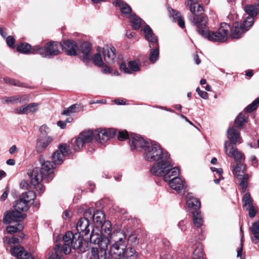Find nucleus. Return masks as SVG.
I'll list each match as a JSON object with an SVG mask.
<instances>
[{"instance_id":"f257e3e1","label":"nucleus","mask_w":259,"mask_h":259,"mask_svg":"<svg viewBox=\"0 0 259 259\" xmlns=\"http://www.w3.org/2000/svg\"><path fill=\"white\" fill-rule=\"evenodd\" d=\"M70 153L69 146L66 144H61L58 146V149L53 154L52 158L53 161H45L42 157L39 159L41 164L40 169L38 167H35L32 170L28 171L30 183L36 190L39 193L44 192L45 188L41 183L42 180L48 183L53 179L54 177V168L55 164H60L62 163L64 157L68 156Z\"/></svg>"},{"instance_id":"f03ea898","label":"nucleus","mask_w":259,"mask_h":259,"mask_svg":"<svg viewBox=\"0 0 259 259\" xmlns=\"http://www.w3.org/2000/svg\"><path fill=\"white\" fill-rule=\"evenodd\" d=\"M192 15L190 20L197 26V30L203 37L213 42H223L227 39L230 27L226 23H222L216 31H209L206 26L207 19L203 15V9L199 4L190 2L189 6Z\"/></svg>"},{"instance_id":"7ed1b4c3","label":"nucleus","mask_w":259,"mask_h":259,"mask_svg":"<svg viewBox=\"0 0 259 259\" xmlns=\"http://www.w3.org/2000/svg\"><path fill=\"white\" fill-rule=\"evenodd\" d=\"M129 140L132 150H143V156L147 161H155L162 154L163 150L158 144L155 142H147L139 135L134 133L130 135Z\"/></svg>"},{"instance_id":"20e7f679","label":"nucleus","mask_w":259,"mask_h":259,"mask_svg":"<svg viewBox=\"0 0 259 259\" xmlns=\"http://www.w3.org/2000/svg\"><path fill=\"white\" fill-rule=\"evenodd\" d=\"M157 158L154 161L156 163L153 164L150 171L156 176H161L165 182H170L171 178L177 177L180 170L177 167L172 168V164L168 153L164 150L162 151Z\"/></svg>"},{"instance_id":"39448f33","label":"nucleus","mask_w":259,"mask_h":259,"mask_svg":"<svg viewBox=\"0 0 259 259\" xmlns=\"http://www.w3.org/2000/svg\"><path fill=\"white\" fill-rule=\"evenodd\" d=\"M62 243H57L61 245L62 252L65 254H69L71 248L79 249L81 252H85L88 247V243L83 239V236L79 233L73 234L71 232H67L63 236Z\"/></svg>"},{"instance_id":"423d86ee","label":"nucleus","mask_w":259,"mask_h":259,"mask_svg":"<svg viewBox=\"0 0 259 259\" xmlns=\"http://www.w3.org/2000/svg\"><path fill=\"white\" fill-rule=\"evenodd\" d=\"M110 247L109 251L112 257L115 254H120L122 249L126 247V236L123 231L116 230L110 235Z\"/></svg>"},{"instance_id":"0eeeda50","label":"nucleus","mask_w":259,"mask_h":259,"mask_svg":"<svg viewBox=\"0 0 259 259\" xmlns=\"http://www.w3.org/2000/svg\"><path fill=\"white\" fill-rule=\"evenodd\" d=\"M142 30L145 33V38L149 41V47L153 48L150 51L149 60L151 63H154L158 60L159 55L157 37L153 33L149 25H146Z\"/></svg>"},{"instance_id":"6e6552de","label":"nucleus","mask_w":259,"mask_h":259,"mask_svg":"<svg viewBox=\"0 0 259 259\" xmlns=\"http://www.w3.org/2000/svg\"><path fill=\"white\" fill-rule=\"evenodd\" d=\"M60 45L57 42H49L44 47L39 45L34 46L33 54H39L44 58H51L60 53Z\"/></svg>"},{"instance_id":"1a4fd4ad","label":"nucleus","mask_w":259,"mask_h":259,"mask_svg":"<svg viewBox=\"0 0 259 259\" xmlns=\"http://www.w3.org/2000/svg\"><path fill=\"white\" fill-rule=\"evenodd\" d=\"M246 170V166L241 163H237L232 169L233 175L239 180V185L243 192L246 190L249 179V176L245 174Z\"/></svg>"},{"instance_id":"9d476101","label":"nucleus","mask_w":259,"mask_h":259,"mask_svg":"<svg viewBox=\"0 0 259 259\" xmlns=\"http://www.w3.org/2000/svg\"><path fill=\"white\" fill-rule=\"evenodd\" d=\"M242 5H244L243 9L246 14L248 15L244 20V25L248 23L247 27H251L254 22V17L256 16L259 10V3L254 4L244 5L242 2Z\"/></svg>"},{"instance_id":"9b49d317","label":"nucleus","mask_w":259,"mask_h":259,"mask_svg":"<svg viewBox=\"0 0 259 259\" xmlns=\"http://www.w3.org/2000/svg\"><path fill=\"white\" fill-rule=\"evenodd\" d=\"M90 239L91 243L97 244L102 251H105L104 254L106 253L108 246H110V236L106 237L98 233L94 234L92 231L90 235Z\"/></svg>"},{"instance_id":"f8f14e48","label":"nucleus","mask_w":259,"mask_h":259,"mask_svg":"<svg viewBox=\"0 0 259 259\" xmlns=\"http://www.w3.org/2000/svg\"><path fill=\"white\" fill-rule=\"evenodd\" d=\"M230 144L228 142L225 143V152L229 157L234 159L237 163H241L245 160V155L240 151L238 150L235 145L228 146Z\"/></svg>"},{"instance_id":"ddd939ff","label":"nucleus","mask_w":259,"mask_h":259,"mask_svg":"<svg viewBox=\"0 0 259 259\" xmlns=\"http://www.w3.org/2000/svg\"><path fill=\"white\" fill-rule=\"evenodd\" d=\"M114 129H97L94 131V138L100 143L103 144L112 138L116 134Z\"/></svg>"},{"instance_id":"4468645a","label":"nucleus","mask_w":259,"mask_h":259,"mask_svg":"<svg viewBox=\"0 0 259 259\" xmlns=\"http://www.w3.org/2000/svg\"><path fill=\"white\" fill-rule=\"evenodd\" d=\"M230 26L229 24H228ZM248 23L244 25V21L242 23H240L239 22H235L233 25L232 28L231 29L230 26V29L228 30L227 37H228L229 31L231 30V36L232 38L238 39L242 36L243 34L246 31H247L251 27H247ZM228 39V38H227ZM226 39L225 41H226Z\"/></svg>"},{"instance_id":"2eb2a0df","label":"nucleus","mask_w":259,"mask_h":259,"mask_svg":"<svg viewBox=\"0 0 259 259\" xmlns=\"http://www.w3.org/2000/svg\"><path fill=\"white\" fill-rule=\"evenodd\" d=\"M25 218V214L16 210L7 211L4 216L3 223L9 224L15 222H20Z\"/></svg>"},{"instance_id":"dca6fc26","label":"nucleus","mask_w":259,"mask_h":259,"mask_svg":"<svg viewBox=\"0 0 259 259\" xmlns=\"http://www.w3.org/2000/svg\"><path fill=\"white\" fill-rule=\"evenodd\" d=\"M227 138L230 141H227L230 144L228 146L236 145L242 142L240 133L238 131V127L233 126L228 128L227 130Z\"/></svg>"},{"instance_id":"f3484780","label":"nucleus","mask_w":259,"mask_h":259,"mask_svg":"<svg viewBox=\"0 0 259 259\" xmlns=\"http://www.w3.org/2000/svg\"><path fill=\"white\" fill-rule=\"evenodd\" d=\"M138 253L135 249L132 247H126L122 249L120 254H115L112 258L114 259H136Z\"/></svg>"},{"instance_id":"a211bd4d","label":"nucleus","mask_w":259,"mask_h":259,"mask_svg":"<svg viewBox=\"0 0 259 259\" xmlns=\"http://www.w3.org/2000/svg\"><path fill=\"white\" fill-rule=\"evenodd\" d=\"M90 228H92V226L90 225L89 221L85 218H80L76 224V233H79L82 236H87L90 231Z\"/></svg>"},{"instance_id":"6ab92c4d","label":"nucleus","mask_w":259,"mask_h":259,"mask_svg":"<svg viewBox=\"0 0 259 259\" xmlns=\"http://www.w3.org/2000/svg\"><path fill=\"white\" fill-rule=\"evenodd\" d=\"M60 45L68 55L75 56L77 55V51L78 48L76 43L74 41L66 40L63 41V43Z\"/></svg>"},{"instance_id":"aec40b11","label":"nucleus","mask_w":259,"mask_h":259,"mask_svg":"<svg viewBox=\"0 0 259 259\" xmlns=\"http://www.w3.org/2000/svg\"><path fill=\"white\" fill-rule=\"evenodd\" d=\"M120 68L124 73L132 74L140 70V63L137 61H131L128 63V67L124 63H122L120 65Z\"/></svg>"},{"instance_id":"412c9836","label":"nucleus","mask_w":259,"mask_h":259,"mask_svg":"<svg viewBox=\"0 0 259 259\" xmlns=\"http://www.w3.org/2000/svg\"><path fill=\"white\" fill-rule=\"evenodd\" d=\"M79 51L81 54L83 62L85 63L90 62L92 57L90 44L86 42H83L80 46Z\"/></svg>"},{"instance_id":"4be33fe9","label":"nucleus","mask_w":259,"mask_h":259,"mask_svg":"<svg viewBox=\"0 0 259 259\" xmlns=\"http://www.w3.org/2000/svg\"><path fill=\"white\" fill-rule=\"evenodd\" d=\"M53 141V138L50 136L39 137L36 140V151L39 153L44 151Z\"/></svg>"},{"instance_id":"5701e85b","label":"nucleus","mask_w":259,"mask_h":259,"mask_svg":"<svg viewBox=\"0 0 259 259\" xmlns=\"http://www.w3.org/2000/svg\"><path fill=\"white\" fill-rule=\"evenodd\" d=\"M12 255L18 259H34L29 253L26 252L24 248L16 246L11 249Z\"/></svg>"},{"instance_id":"b1692460","label":"nucleus","mask_w":259,"mask_h":259,"mask_svg":"<svg viewBox=\"0 0 259 259\" xmlns=\"http://www.w3.org/2000/svg\"><path fill=\"white\" fill-rule=\"evenodd\" d=\"M105 61L108 64L114 63L116 59V49L114 47H106L102 51Z\"/></svg>"},{"instance_id":"393cba45","label":"nucleus","mask_w":259,"mask_h":259,"mask_svg":"<svg viewBox=\"0 0 259 259\" xmlns=\"http://www.w3.org/2000/svg\"><path fill=\"white\" fill-rule=\"evenodd\" d=\"M113 4L119 8L121 13L125 17L128 18L134 13H132L131 7L121 0H115Z\"/></svg>"},{"instance_id":"a878e982","label":"nucleus","mask_w":259,"mask_h":259,"mask_svg":"<svg viewBox=\"0 0 259 259\" xmlns=\"http://www.w3.org/2000/svg\"><path fill=\"white\" fill-rule=\"evenodd\" d=\"M169 186L178 192H180L185 187V182L178 176L175 178H171V181L169 182Z\"/></svg>"},{"instance_id":"bb28decb","label":"nucleus","mask_w":259,"mask_h":259,"mask_svg":"<svg viewBox=\"0 0 259 259\" xmlns=\"http://www.w3.org/2000/svg\"><path fill=\"white\" fill-rule=\"evenodd\" d=\"M186 203L189 208L194 210H199L201 206L200 201L194 197L192 194H188L186 197Z\"/></svg>"},{"instance_id":"cd10ccee","label":"nucleus","mask_w":259,"mask_h":259,"mask_svg":"<svg viewBox=\"0 0 259 259\" xmlns=\"http://www.w3.org/2000/svg\"><path fill=\"white\" fill-rule=\"evenodd\" d=\"M170 16L172 17L173 21H177L179 26L184 28L185 27V21L179 12L176 11L172 9H169Z\"/></svg>"},{"instance_id":"c85d7f7f","label":"nucleus","mask_w":259,"mask_h":259,"mask_svg":"<svg viewBox=\"0 0 259 259\" xmlns=\"http://www.w3.org/2000/svg\"><path fill=\"white\" fill-rule=\"evenodd\" d=\"M170 16L172 17L173 21H177L179 26L184 28L185 27V21L179 12L176 11L172 9H169Z\"/></svg>"},{"instance_id":"c756f323","label":"nucleus","mask_w":259,"mask_h":259,"mask_svg":"<svg viewBox=\"0 0 259 259\" xmlns=\"http://www.w3.org/2000/svg\"><path fill=\"white\" fill-rule=\"evenodd\" d=\"M30 205L20 196L19 199L15 202L14 207L15 210L18 211H26L28 210Z\"/></svg>"},{"instance_id":"7c9ffc66","label":"nucleus","mask_w":259,"mask_h":259,"mask_svg":"<svg viewBox=\"0 0 259 259\" xmlns=\"http://www.w3.org/2000/svg\"><path fill=\"white\" fill-rule=\"evenodd\" d=\"M193 214V222L194 226L197 228L200 227L203 222V218L199 210H193L192 212Z\"/></svg>"},{"instance_id":"2f4dec72","label":"nucleus","mask_w":259,"mask_h":259,"mask_svg":"<svg viewBox=\"0 0 259 259\" xmlns=\"http://www.w3.org/2000/svg\"><path fill=\"white\" fill-rule=\"evenodd\" d=\"M92 220L96 226L99 227V225L105 221V214L103 211L97 210L94 213Z\"/></svg>"},{"instance_id":"473e14b6","label":"nucleus","mask_w":259,"mask_h":259,"mask_svg":"<svg viewBox=\"0 0 259 259\" xmlns=\"http://www.w3.org/2000/svg\"><path fill=\"white\" fill-rule=\"evenodd\" d=\"M20 196L27 203L31 205L34 202L36 195L33 191H28L23 193Z\"/></svg>"},{"instance_id":"72a5a7b5","label":"nucleus","mask_w":259,"mask_h":259,"mask_svg":"<svg viewBox=\"0 0 259 259\" xmlns=\"http://www.w3.org/2000/svg\"><path fill=\"white\" fill-rule=\"evenodd\" d=\"M54 251V253H53L48 259H64L61 244H56Z\"/></svg>"},{"instance_id":"f704fd0d","label":"nucleus","mask_w":259,"mask_h":259,"mask_svg":"<svg viewBox=\"0 0 259 259\" xmlns=\"http://www.w3.org/2000/svg\"><path fill=\"white\" fill-rule=\"evenodd\" d=\"M79 137L83 140L82 141L85 144L89 143L94 138V132L91 130L84 131L80 134Z\"/></svg>"},{"instance_id":"c9c22d12","label":"nucleus","mask_w":259,"mask_h":259,"mask_svg":"<svg viewBox=\"0 0 259 259\" xmlns=\"http://www.w3.org/2000/svg\"><path fill=\"white\" fill-rule=\"evenodd\" d=\"M128 18L130 19L133 28L135 30L139 29L142 25V20L135 14H133Z\"/></svg>"},{"instance_id":"e433bc0d","label":"nucleus","mask_w":259,"mask_h":259,"mask_svg":"<svg viewBox=\"0 0 259 259\" xmlns=\"http://www.w3.org/2000/svg\"><path fill=\"white\" fill-rule=\"evenodd\" d=\"M33 49L34 47L31 48V46L27 43H21L17 46L18 51L23 54H33Z\"/></svg>"},{"instance_id":"4c0bfd02","label":"nucleus","mask_w":259,"mask_h":259,"mask_svg":"<svg viewBox=\"0 0 259 259\" xmlns=\"http://www.w3.org/2000/svg\"><path fill=\"white\" fill-rule=\"evenodd\" d=\"M253 199L250 193H246L242 199V207L243 209H245L250 206H252L253 205Z\"/></svg>"},{"instance_id":"58836bf2","label":"nucleus","mask_w":259,"mask_h":259,"mask_svg":"<svg viewBox=\"0 0 259 259\" xmlns=\"http://www.w3.org/2000/svg\"><path fill=\"white\" fill-rule=\"evenodd\" d=\"M80 110V106L79 104H75L71 105L69 107L65 109L62 112V114L69 116L73 113H76Z\"/></svg>"},{"instance_id":"ea45409f","label":"nucleus","mask_w":259,"mask_h":259,"mask_svg":"<svg viewBox=\"0 0 259 259\" xmlns=\"http://www.w3.org/2000/svg\"><path fill=\"white\" fill-rule=\"evenodd\" d=\"M248 116L240 113L235 120V123L237 127H241L247 122Z\"/></svg>"},{"instance_id":"a19ab883","label":"nucleus","mask_w":259,"mask_h":259,"mask_svg":"<svg viewBox=\"0 0 259 259\" xmlns=\"http://www.w3.org/2000/svg\"><path fill=\"white\" fill-rule=\"evenodd\" d=\"M99 227H100L102 229V231L106 233L108 235H110L112 233V227L111 223L108 221H104Z\"/></svg>"},{"instance_id":"79ce46f5","label":"nucleus","mask_w":259,"mask_h":259,"mask_svg":"<svg viewBox=\"0 0 259 259\" xmlns=\"http://www.w3.org/2000/svg\"><path fill=\"white\" fill-rule=\"evenodd\" d=\"M23 229V226L20 224H18L17 226H9L7 227L6 230L8 233L12 234L21 231Z\"/></svg>"},{"instance_id":"37998d69","label":"nucleus","mask_w":259,"mask_h":259,"mask_svg":"<svg viewBox=\"0 0 259 259\" xmlns=\"http://www.w3.org/2000/svg\"><path fill=\"white\" fill-rule=\"evenodd\" d=\"M192 259H204V253L201 247H197L193 251Z\"/></svg>"},{"instance_id":"c03bdc74","label":"nucleus","mask_w":259,"mask_h":259,"mask_svg":"<svg viewBox=\"0 0 259 259\" xmlns=\"http://www.w3.org/2000/svg\"><path fill=\"white\" fill-rule=\"evenodd\" d=\"M81 138L79 136L76 138L74 142V149L77 151L80 150L85 144L82 141Z\"/></svg>"},{"instance_id":"a18cd8bd","label":"nucleus","mask_w":259,"mask_h":259,"mask_svg":"<svg viewBox=\"0 0 259 259\" xmlns=\"http://www.w3.org/2000/svg\"><path fill=\"white\" fill-rule=\"evenodd\" d=\"M17 96L4 97L2 99V102L4 104H16L18 103Z\"/></svg>"},{"instance_id":"49530a36","label":"nucleus","mask_w":259,"mask_h":259,"mask_svg":"<svg viewBox=\"0 0 259 259\" xmlns=\"http://www.w3.org/2000/svg\"><path fill=\"white\" fill-rule=\"evenodd\" d=\"M259 105V97L256 98L252 103L247 106L245 110L247 112H251L256 109L257 106Z\"/></svg>"},{"instance_id":"de8ad7c7","label":"nucleus","mask_w":259,"mask_h":259,"mask_svg":"<svg viewBox=\"0 0 259 259\" xmlns=\"http://www.w3.org/2000/svg\"><path fill=\"white\" fill-rule=\"evenodd\" d=\"M251 231L254 237L259 240V221L252 224Z\"/></svg>"},{"instance_id":"09e8293b","label":"nucleus","mask_w":259,"mask_h":259,"mask_svg":"<svg viewBox=\"0 0 259 259\" xmlns=\"http://www.w3.org/2000/svg\"><path fill=\"white\" fill-rule=\"evenodd\" d=\"M93 61L95 65L99 67L103 66L104 64L102 57L99 53L95 55L93 58Z\"/></svg>"},{"instance_id":"8fccbe9b","label":"nucleus","mask_w":259,"mask_h":259,"mask_svg":"<svg viewBox=\"0 0 259 259\" xmlns=\"http://www.w3.org/2000/svg\"><path fill=\"white\" fill-rule=\"evenodd\" d=\"M95 212L96 211H95L94 209L92 207H90L84 212V217L83 218H85L90 221V220H93V215Z\"/></svg>"},{"instance_id":"3c124183","label":"nucleus","mask_w":259,"mask_h":259,"mask_svg":"<svg viewBox=\"0 0 259 259\" xmlns=\"http://www.w3.org/2000/svg\"><path fill=\"white\" fill-rule=\"evenodd\" d=\"M127 242H128L131 245H135L138 244L137 236L135 234H131L127 238Z\"/></svg>"},{"instance_id":"603ef678","label":"nucleus","mask_w":259,"mask_h":259,"mask_svg":"<svg viewBox=\"0 0 259 259\" xmlns=\"http://www.w3.org/2000/svg\"><path fill=\"white\" fill-rule=\"evenodd\" d=\"M4 81L7 83L12 84L15 86L23 87V85L21 82L9 77L4 78Z\"/></svg>"},{"instance_id":"864d4df0","label":"nucleus","mask_w":259,"mask_h":259,"mask_svg":"<svg viewBox=\"0 0 259 259\" xmlns=\"http://www.w3.org/2000/svg\"><path fill=\"white\" fill-rule=\"evenodd\" d=\"M40 135L39 137H47L50 132V128L45 124L41 125L39 128Z\"/></svg>"},{"instance_id":"5fc2aeb1","label":"nucleus","mask_w":259,"mask_h":259,"mask_svg":"<svg viewBox=\"0 0 259 259\" xmlns=\"http://www.w3.org/2000/svg\"><path fill=\"white\" fill-rule=\"evenodd\" d=\"M245 209L248 211V215L249 217L253 218L256 215V209L253 205Z\"/></svg>"},{"instance_id":"6e6d98bb","label":"nucleus","mask_w":259,"mask_h":259,"mask_svg":"<svg viewBox=\"0 0 259 259\" xmlns=\"http://www.w3.org/2000/svg\"><path fill=\"white\" fill-rule=\"evenodd\" d=\"M130 135H128V133L126 131H119L118 135V139L120 141L124 140L127 138L129 139Z\"/></svg>"},{"instance_id":"4d7b16f0","label":"nucleus","mask_w":259,"mask_h":259,"mask_svg":"<svg viewBox=\"0 0 259 259\" xmlns=\"http://www.w3.org/2000/svg\"><path fill=\"white\" fill-rule=\"evenodd\" d=\"M39 104L36 103H31L27 105L28 112H34L38 110L37 106Z\"/></svg>"},{"instance_id":"13d9d810","label":"nucleus","mask_w":259,"mask_h":259,"mask_svg":"<svg viewBox=\"0 0 259 259\" xmlns=\"http://www.w3.org/2000/svg\"><path fill=\"white\" fill-rule=\"evenodd\" d=\"M24 237V234H22L20 236H17L16 235H14L11 238L12 244H18L20 242V239H22Z\"/></svg>"},{"instance_id":"bf43d9fd","label":"nucleus","mask_w":259,"mask_h":259,"mask_svg":"<svg viewBox=\"0 0 259 259\" xmlns=\"http://www.w3.org/2000/svg\"><path fill=\"white\" fill-rule=\"evenodd\" d=\"M196 92L199 96L204 99H207L208 97V94L207 92L201 91L199 87L196 89Z\"/></svg>"},{"instance_id":"052dcab7","label":"nucleus","mask_w":259,"mask_h":259,"mask_svg":"<svg viewBox=\"0 0 259 259\" xmlns=\"http://www.w3.org/2000/svg\"><path fill=\"white\" fill-rule=\"evenodd\" d=\"M18 99V103H23L28 102L29 100V97L27 95H24L22 96H17Z\"/></svg>"},{"instance_id":"680f3d73","label":"nucleus","mask_w":259,"mask_h":259,"mask_svg":"<svg viewBox=\"0 0 259 259\" xmlns=\"http://www.w3.org/2000/svg\"><path fill=\"white\" fill-rule=\"evenodd\" d=\"M6 41L7 45L11 48L14 47L15 42V38L12 36H9L7 37Z\"/></svg>"},{"instance_id":"e2e57ef3","label":"nucleus","mask_w":259,"mask_h":259,"mask_svg":"<svg viewBox=\"0 0 259 259\" xmlns=\"http://www.w3.org/2000/svg\"><path fill=\"white\" fill-rule=\"evenodd\" d=\"M187 222L185 220H182L179 222L178 224L179 228L182 231L185 232L187 229L186 227Z\"/></svg>"},{"instance_id":"0e129e2a","label":"nucleus","mask_w":259,"mask_h":259,"mask_svg":"<svg viewBox=\"0 0 259 259\" xmlns=\"http://www.w3.org/2000/svg\"><path fill=\"white\" fill-rule=\"evenodd\" d=\"M114 102L117 105H127L128 103L126 101L120 99H116Z\"/></svg>"},{"instance_id":"69168bd1","label":"nucleus","mask_w":259,"mask_h":259,"mask_svg":"<svg viewBox=\"0 0 259 259\" xmlns=\"http://www.w3.org/2000/svg\"><path fill=\"white\" fill-rule=\"evenodd\" d=\"M9 190L8 188H7L2 195L1 196L0 198V200L2 201H4L6 200V199L7 198L8 193H9Z\"/></svg>"},{"instance_id":"338daca9","label":"nucleus","mask_w":259,"mask_h":259,"mask_svg":"<svg viewBox=\"0 0 259 259\" xmlns=\"http://www.w3.org/2000/svg\"><path fill=\"white\" fill-rule=\"evenodd\" d=\"M72 216V212L69 210H66L63 215L64 219H69Z\"/></svg>"},{"instance_id":"774afa93","label":"nucleus","mask_w":259,"mask_h":259,"mask_svg":"<svg viewBox=\"0 0 259 259\" xmlns=\"http://www.w3.org/2000/svg\"><path fill=\"white\" fill-rule=\"evenodd\" d=\"M3 242L5 244L11 245L12 244L11 238L7 236H4L3 238Z\"/></svg>"}]
</instances>
